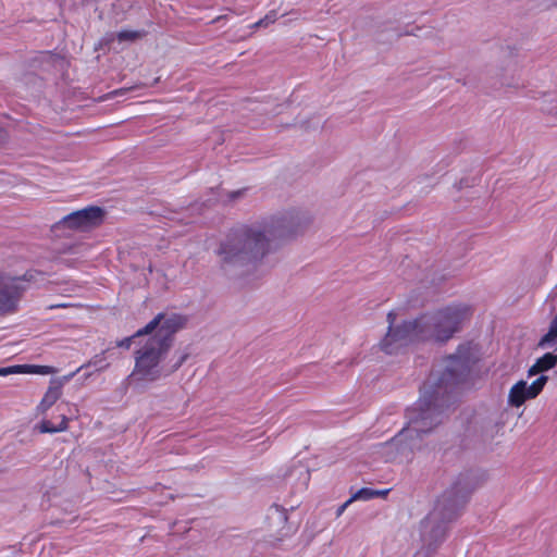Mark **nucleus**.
Here are the masks:
<instances>
[{
  "label": "nucleus",
  "instance_id": "f257e3e1",
  "mask_svg": "<svg viewBox=\"0 0 557 557\" xmlns=\"http://www.w3.org/2000/svg\"><path fill=\"white\" fill-rule=\"evenodd\" d=\"M474 362L472 348L469 345L460 346L455 355L444 360L441 377L431 375L423 385L418 401L407 410L406 426L384 448L388 451L395 449V454L387 457L388 460L396 456L408 457L416 449L422 446L423 435L433 430L440 422L442 416L443 396L448 385L463 380Z\"/></svg>",
  "mask_w": 557,
  "mask_h": 557
},
{
  "label": "nucleus",
  "instance_id": "f03ea898",
  "mask_svg": "<svg viewBox=\"0 0 557 557\" xmlns=\"http://www.w3.org/2000/svg\"><path fill=\"white\" fill-rule=\"evenodd\" d=\"M299 226L300 219L296 214L283 213L240 230L220 247L223 268L238 276L255 274L278 242L295 234Z\"/></svg>",
  "mask_w": 557,
  "mask_h": 557
},
{
  "label": "nucleus",
  "instance_id": "7ed1b4c3",
  "mask_svg": "<svg viewBox=\"0 0 557 557\" xmlns=\"http://www.w3.org/2000/svg\"><path fill=\"white\" fill-rule=\"evenodd\" d=\"M183 323V317L176 313H159L137 331V336L144 341L134 354V369L127 377L129 386L144 391L171 373L164 366V359L171 348L173 334Z\"/></svg>",
  "mask_w": 557,
  "mask_h": 557
},
{
  "label": "nucleus",
  "instance_id": "20e7f679",
  "mask_svg": "<svg viewBox=\"0 0 557 557\" xmlns=\"http://www.w3.org/2000/svg\"><path fill=\"white\" fill-rule=\"evenodd\" d=\"M470 307L463 304L447 306L416 319L422 338L445 342L469 319Z\"/></svg>",
  "mask_w": 557,
  "mask_h": 557
},
{
  "label": "nucleus",
  "instance_id": "39448f33",
  "mask_svg": "<svg viewBox=\"0 0 557 557\" xmlns=\"http://www.w3.org/2000/svg\"><path fill=\"white\" fill-rule=\"evenodd\" d=\"M396 311L388 312V331L380 342L381 350L388 355L396 354L413 342L424 341L422 334L420 335L417 320L406 321L398 325L396 324Z\"/></svg>",
  "mask_w": 557,
  "mask_h": 557
},
{
  "label": "nucleus",
  "instance_id": "423d86ee",
  "mask_svg": "<svg viewBox=\"0 0 557 557\" xmlns=\"http://www.w3.org/2000/svg\"><path fill=\"white\" fill-rule=\"evenodd\" d=\"M30 274L12 276L0 273V312L11 313L17 310L24 292L29 287Z\"/></svg>",
  "mask_w": 557,
  "mask_h": 557
},
{
  "label": "nucleus",
  "instance_id": "0eeeda50",
  "mask_svg": "<svg viewBox=\"0 0 557 557\" xmlns=\"http://www.w3.org/2000/svg\"><path fill=\"white\" fill-rule=\"evenodd\" d=\"M103 211L98 207H89L72 212L54 225L57 234L66 231H87L101 223Z\"/></svg>",
  "mask_w": 557,
  "mask_h": 557
},
{
  "label": "nucleus",
  "instance_id": "6e6552de",
  "mask_svg": "<svg viewBox=\"0 0 557 557\" xmlns=\"http://www.w3.org/2000/svg\"><path fill=\"white\" fill-rule=\"evenodd\" d=\"M548 377L540 375L531 384L527 381L520 380L511 386L508 393L507 403L510 407L519 408L527 400L534 399L544 388Z\"/></svg>",
  "mask_w": 557,
  "mask_h": 557
},
{
  "label": "nucleus",
  "instance_id": "1a4fd4ad",
  "mask_svg": "<svg viewBox=\"0 0 557 557\" xmlns=\"http://www.w3.org/2000/svg\"><path fill=\"white\" fill-rule=\"evenodd\" d=\"M62 381H50L49 387L36 407L37 414H45L61 397Z\"/></svg>",
  "mask_w": 557,
  "mask_h": 557
},
{
  "label": "nucleus",
  "instance_id": "9d476101",
  "mask_svg": "<svg viewBox=\"0 0 557 557\" xmlns=\"http://www.w3.org/2000/svg\"><path fill=\"white\" fill-rule=\"evenodd\" d=\"M557 363V355L547 352L536 360V362L528 370L529 376L537 375L555 367Z\"/></svg>",
  "mask_w": 557,
  "mask_h": 557
},
{
  "label": "nucleus",
  "instance_id": "9b49d317",
  "mask_svg": "<svg viewBox=\"0 0 557 557\" xmlns=\"http://www.w3.org/2000/svg\"><path fill=\"white\" fill-rule=\"evenodd\" d=\"M67 423L69 419L65 416H61L59 424H54L50 420H42L38 428L41 433H58L66 431Z\"/></svg>",
  "mask_w": 557,
  "mask_h": 557
},
{
  "label": "nucleus",
  "instance_id": "f8f14e48",
  "mask_svg": "<svg viewBox=\"0 0 557 557\" xmlns=\"http://www.w3.org/2000/svg\"><path fill=\"white\" fill-rule=\"evenodd\" d=\"M458 504V500L451 498L450 495H444L440 498L435 505V510L440 511L445 518L449 517L450 512H453Z\"/></svg>",
  "mask_w": 557,
  "mask_h": 557
},
{
  "label": "nucleus",
  "instance_id": "ddd939ff",
  "mask_svg": "<svg viewBox=\"0 0 557 557\" xmlns=\"http://www.w3.org/2000/svg\"><path fill=\"white\" fill-rule=\"evenodd\" d=\"M23 374L48 375L55 373V369L50 366L22 364Z\"/></svg>",
  "mask_w": 557,
  "mask_h": 557
},
{
  "label": "nucleus",
  "instance_id": "4468645a",
  "mask_svg": "<svg viewBox=\"0 0 557 557\" xmlns=\"http://www.w3.org/2000/svg\"><path fill=\"white\" fill-rule=\"evenodd\" d=\"M380 495H381V492L379 490L363 487V488L358 490L350 496V502L370 500L372 498L379 497Z\"/></svg>",
  "mask_w": 557,
  "mask_h": 557
},
{
  "label": "nucleus",
  "instance_id": "2eb2a0df",
  "mask_svg": "<svg viewBox=\"0 0 557 557\" xmlns=\"http://www.w3.org/2000/svg\"><path fill=\"white\" fill-rule=\"evenodd\" d=\"M555 342H557V315L550 322L548 332L542 337L539 345L545 348Z\"/></svg>",
  "mask_w": 557,
  "mask_h": 557
},
{
  "label": "nucleus",
  "instance_id": "dca6fc26",
  "mask_svg": "<svg viewBox=\"0 0 557 557\" xmlns=\"http://www.w3.org/2000/svg\"><path fill=\"white\" fill-rule=\"evenodd\" d=\"M140 37H141V33L140 32H138V30H129V29L121 30L116 35V38H117L119 42L135 41L136 39H138Z\"/></svg>",
  "mask_w": 557,
  "mask_h": 557
},
{
  "label": "nucleus",
  "instance_id": "f3484780",
  "mask_svg": "<svg viewBox=\"0 0 557 557\" xmlns=\"http://www.w3.org/2000/svg\"><path fill=\"white\" fill-rule=\"evenodd\" d=\"M141 341L144 338L138 337L136 332L134 335L117 342V346L128 349L132 345H136V348H138L141 345Z\"/></svg>",
  "mask_w": 557,
  "mask_h": 557
},
{
  "label": "nucleus",
  "instance_id": "a211bd4d",
  "mask_svg": "<svg viewBox=\"0 0 557 557\" xmlns=\"http://www.w3.org/2000/svg\"><path fill=\"white\" fill-rule=\"evenodd\" d=\"M10 374H23L22 364L0 368V376H7Z\"/></svg>",
  "mask_w": 557,
  "mask_h": 557
},
{
  "label": "nucleus",
  "instance_id": "6ab92c4d",
  "mask_svg": "<svg viewBox=\"0 0 557 557\" xmlns=\"http://www.w3.org/2000/svg\"><path fill=\"white\" fill-rule=\"evenodd\" d=\"M84 367H85V366H82L81 368H78V369L76 370V372H72V373H70V374H67V375H64L63 377L52 379L51 381H62V387H63V386H64V384H65L66 382L71 381V380L74 377V375H75L78 371H81Z\"/></svg>",
  "mask_w": 557,
  "mask_h": 557
},
{
  "label": "nucleus",
  "instance_id": "aec40b11",
  "mask_svg": "<svg viewBox=\"0 0 557 557\" xmlns=\"http://www.w3.org/2000/svg\"><path fill=\"white\" fill-rule=\"evenodd\" d=\"M354 502H350V497L344 503L342 504L337 509H336V517H341L345 510L347 509V507L352 504Z\"/></svg>",
  "mask_w": 557,
  "mask_h": 557
},
{
  "label": "nucleus",
  "instance_id": "412c9836",
  "mask_svg": "<svg viewBox=\"0 0 557 557\" xmlns=\"http://www.w3.org/2000/svg\"><path fill=\"white\" fill-rule=\"evenodd\" d=\"M274 22V17L270 16V15H267L264 20H260L258 23H256L257 26H261V25H269L270 23H273Z\"/></svg>",
  "mask_w": 557,
  "mask_h": 557
},
{
  "label": "nucleus",
  "instance_id": "4be33fe9",
  "mask_svg": "<svg viewBox=\"0 0 557 557\" xmlns=\"http://www.w3.org/2000/svg\"><path fill=\"white\" fill-rule=\"evenodd\" d=\"M88 366H95V367H97V370H99V371L107 368V364H98V362L96 360L89 362Z\"/></svg>",
  "mask_w": 557,
  "mask_h": 557
},
{
  "label": "nucleus",
  "instance_id": "5701e85b",
  "mask_svg": "<svg viewBox=\"0 0 557 557\" xmlns=\"http://www.w3.org/2000/svg\"><path fill=\"white\" fill-rule=\"evenodd\" d=\"M243 194V190H236V191H233L230 194V199L231 200H235L236 198H238L240 195Z\"/></svg>",
  "mask_w": 557,
  "mask_h": 557
},
{
  "label": "nucleus",
  "instance_id": "b1692460",
  "mask_svg": "<svg viewBox=\"0 0 557 557\" xmlns=\"http://www.w3.org/2000/svg\"><path fill=\"white\" fill-rule=\"evenodd\" d=\"M4 139V133L0 129V141Z\"/></svg>",
  "mask_w": 557,
  "mask_h": 557
},
{
  "label": "nucleus",
  "instance_id": "393cba45",
  "mask_svg": "<svg viewBox=\"0 0 557 557\" xmlns=\"http://www.w3.org/2000/svg\"><path fill=\"white\" fill-rule=\"evenodd\" d=\"M380 492H381V495H380L379 497H381V496H385V495L388 493V491H387V490H385V491H380Z\"/></svg>",
  "mask_w": 557,
  "mask_h": 557
}]
</instances>
